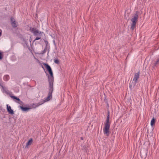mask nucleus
Masks as SVG:
<instances>
[{"label": "nucleus", "mask_w": 159, "mask_h": 159, "mask_svg": "<svg viewBox=\"0 0 159 159\" xmlns=\"http://www.w3.org/2000/svg\"><path fill=\"white\" fill-rule=\"evenodd\" d=\"M2 31L0 29V36H1L2 35Z\"/></svg>", "instance_id": "obj_21"}, {"label": "nucleus", "mask_w": 159, "mask_h": 159, "mask_svg": "<svg viewBox=\"0 0 159 159\" xmlns=\"http://www.w3.org/2000/svg\"><path fill=\"white\" fill-rule=\"evenodd\" d=\"M50 76H48V81L49 86H53L54 77L53 72L52 71L49 73Z\"/></svg>", "instance_id": "obj_4"}, {"label": "nucleus", "mask_w": 159, "mask_h": 159, "mask_svg": "<svg viewBox=\"0 0 159 159\" xmlns=\"http://www.w3.org/2000/svg\"><path fill=\"white\" fill-rule=\"evenodd\" d=\"M131 85H129V87H130V88H131Z\"/></svg>", "instance_id": "obj_22"}, {"label": "nucleus", "mask_w": 159, "mask_h": 159, "mask_svg": "<svg viewBox=\"0 0 159 159\" xmlns=\"http://www.w3.org/2000/svg\"><path fill=\"white\" fill-rule=\"evenodd\" d=\"M9 76L8 75H5L3 77V80L5 81H7L9 79Z\"/></svg>", "instance_id": "obj_15"}, {"label": "nucleus", "mask_w": 159, "mask_h": 159, "mask_svg": "<svg viewBox=\"0 0 159 159\" xmlns=\"http://www.w3.org/2000/svg\"><path fill=\"white\" fill-rule=\"evenodd\" d=\"M47 50V47H46L44 48V50L42 51V54H43L44 53H45L46 52Z\"/></svg>", "instance_id": "obj_18"}, {"label": "nucleus", "mask_w": 159, "mask_h": 159, "mask_svg": "<svg viewBox=\"0 0 159 159\" xmlns=\"http://www.w3.org/2000/svg\"><path fill=\"white\" fill-rule=\"evenodd\" d=\"M12 21H12L11 23L12 26L14 28L17 27V24L16 22V20Z\"/></svg>", "instance_id": "obj_13"}, {"label": "nucleus", "mask_w": 159, "mask_h": 159, "mask_svg": "<svg viewBox=\"0 0 159 159\" xmlns=\"http://www.w3.org/2000/svg\"><path fill=\"white\" fill-rule=\"evenodd\" d=\"M155 119L154 118H152V120H151V125L152 126H153L155 125Z\"/></svg>", "instance_id": "obj_16"}, {"label": "nucleus", "mask_w": 159, "mask_h": 159, "mask_svg": "<svg viewBox=\"0 0 159 159\" xmlns=\"http://www.w3.org/2000/svg\"><path fill=\"white\" fill-rule=\"evenodd\" d=\"M0 85L2 87V91L3 93H5L9 95L10 97L11 95H13L12 92H9L5 87H4L3 83H0Z\"/></svg>", "instance_id": "obj_5"}, {"label": "nucleus", "mask_w": 159, "mask_h": 159, "mask_svg": "<svg viewBox=\"0 0 159 159\" xmlns=\"http://www.w3.org/2000/svg\"><path fill=\"white\" fill-rule=\"evenodd\" d=\"M33 140L32 139H30L27 142L26 144L25 148L28 147V146L30 145L32 143Z\"/></svg>", "instance_id": "obj_11"}, {"label": "nucleus", "mask_w": 159, "mask_h": 159, "mask_svg": "<svg viewBox=\"0 0 159 159\" xmlns=\"http://www.w3.org/2000/svg\"><path fill=\"white\" fill-rule=\"evenodd\" d=\"M131 20H137L138 18V13H136L133 16Z\"/></svg>", "instance_id": "obj_12"}, {"label": "nucleus", "mask_w": 159, "mask_h": 159, "mask_svg": "<svg viewBox=\"0 0 159 159\" xmlns=\"http://www.w3.org/2000/svg\"><path fill=\"white\" fill-rule=\"evenodd\" d=\"M44 65L46 68L49 73L52 71L51 67L48 64L44 63Z\"/></svg>", "instance_id": "obj_9"}, {"label": "nucleus", "mask_w": 159, "mask_h": 159, "mask_svg": "<svg viewBox=\"0 0 159 159\" xmlns=\"http://www.w3.org/2000/svg\"><path fill=\"white\" fill-rule=\"evenodd\" d=\"M21 109L23 111H26L30 109V108L27 107H24L22 106H20Z\"/></svg>", "instance_id": "obj_14"}, {"label": "nucleus", "mask_w": 159, "mask_h": 159, "mask_svg": "<svg viewBox=\"0 0 159 159\" xmlns=\"http://www.w3.org/2000/svg\"><path fill=\"white\" fill-rule=\"evenodd\" d=\"M49 92L48 93V95L47 98L43 101V102L40 104L39 105L43 104L45 102L49 101L52 98V93L53 91V86H49Z\"/></svg>", "instance_id": "obj_2"}, {"label": "nucleus", "mask_w": 159, "mask_h": 159, "mask_svg": "<svg viewBox=\"0 0 159 159\" xmlns=\"http://www.w3.org/2000/svg\"><path fill=\"white\" fill-rule=\"evenodd\" d=\"M140 74V72L139 71L137 73H134V77L133 79V81H134V85H135L136 83L138 82V80Z\"/></svg>", "instance_id": "obj_6"}, {"label": "nucleus", "mask_w": 159, "mask_h": 159, "mask_svg": "<svg viewBox=\"0 0 159 159\" xmlns=\"http://www.w3.org/2000/svg\"><path fill=\"white\" fill-rule=\"evenodd\" d=\"M54 62L55 63L57 64H59V60L56 59H54Z\"/></svg>", "instance_id": "obj_17"}, {"label": "nucleus", "mask_w": 159, "mask_h": 159, "mask_svg": "<svg viewBox=\"0 0 159 159\" xmlns=\"http://www.w3.org/2000/svg\"><path fill=\"white\" fill-rule=\"evenodd\" d=\"M7 111L11 114H14V111L12 110L11 109V107L7 105Z\"/></svg>", "instance_id": "obj_10"}, {"label": "nucleus", "mask_w": 159, "mask_h": 159, "mask_svg": "<svg viewBox=\"0 0 159 159\" xmlns=\"http://www.w3.org/2000/svg\"><path fill=\"white\" fill-rule=\"evenodd\" d=\"M30 30L31 32L34 34V35L39 36V37H36L35 39V40H38L41 39V34H42L43 32L37 30L36 28H30Z\"/></svg>", "instance_id": "obj_3"}, {"label": "nucleus", "mask_w": 159, "mask_h": 159, "mask_svg": "<svg viewBox=\"0 0 159 159\" xmlns=\"http://www.w3.org/2000/svg\"><path fill=\"white\" fill-rule=\"evenodd\" d=\"M109 118L110 116L109 113L107 116L104 127L103 129L104 134H106L107 136H108L109 134V129L111 125V123L109 122Z\"/></svg>", "instance_id": "obj_1"}, {"label": "nucleus", "mask_w": 159, "mask_h": 159, "mask_svg": "<svg viewBox=\"0 0 159 159\" xmlns=\"http://www.w3.org/2000/svg\"><path fill=\"white\" fill-rule=\"evenodd\" d=\"M13 95V94L11 95H10V97H11V98L14 99L13 100L15 102H16L19 104L20 105H22L23 102L22 101L20 100L19 98L17 97L14 96Z\"/></svg>", "instance_id": "obj_7"}, {"label": "nucleus", "mask_w": 159, "mask_h": 159, "mask_svg": "<svg viewBox=\"0 0 159 159\" xmlns=\"http://www.w3.org/2000/svg\"><path fill=\"white\" fill-rule=\"evenodd\" d=\"M14 19V18L12 16L11 17V20H13Z\"/></svg>", "instance_id": "obj_20"}, {"label": "nucleus", "mask_w": 159, "mask_h": 159, "mask_svg": "<svg viewBox=\"0 0 159 159\" xmlns=\"http://www.w3.org/2000/svg\"><path fill=\"white\" fill-rule=\"evenodd\" d=\"M3 58V55L2 52H0V60H2Z\"/></svg>", "instance_id": "obj_19"}, {"label": "nucleus", "mask_w": 159, "mask_h": 159, "mask_svg": "<svg viewBox=\"0 0 159 159\" xmlns=\"http://www.w3.org/2000/svg\"><path fill=\"white\" fill-rule=\"evenodd\" d=\"M81 139H82V140H83V139L82 137H81Z\"/></svg>", "instance_id": "obj_23"}, {"label": "nucleus", "mask_w": 159, "mask_h": 159, "mask_svg": "<svg viewBox=\"0 0 159 159\" xmlns=\"http://www.w3.org/2000/svg\"><path fill=\"white\" fill-rule=\"evenodd\" d=\"M137 20H132V22L131 25L130 29L133 30L136 27V24Z\"/></svg>", "instance_id": "obj_8"}]
</instances>
